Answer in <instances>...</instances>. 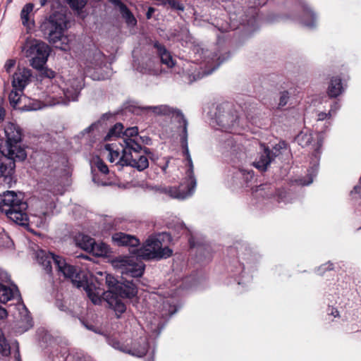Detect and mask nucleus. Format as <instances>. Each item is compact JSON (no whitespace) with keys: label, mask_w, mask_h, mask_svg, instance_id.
Listing matches in <instances>:
<instances>
[{"label":"nucleus","mask_w":361,"mask_h":361,"mask_svg":"<svg viewBox=\"0 0 361 361\" xmlns=\"http://www.w3.org/2000/svg\"><path fill=\"white\" fill-rule=\"evenodd\" d=\"M163 307L161 316L164 317H170L177 312L176 307L169 302H164Z\"/></svg>","instance_id":"473e14b6"},{"label":"nucleus","mask_w":361,"mask_h":361,"mask_svg":"<svg viewBox=\"0 0 361 361\" xmlns=\"http://www.w3.org/2000/svg\"><path fill=\"white\" fill-rule=\"evenodd\" d=\"M4 157L0 158V178H4V182L11 185L13 181V175L15 172L16 161H20L15 157V154H3Z\"/></svg>","instance_id":"f8f14e48"},{"label":"nucleus","mask_w":361,"mask_h":361,"mask_svg":"<svg viewBox=\"0 0 361 361\" xmlns=\"http://www.w3.org/2000/svg\"><path fill=\"white\" fill-rule=\"evenodd\" d=\"M122 18L125 20L126 23L129 26H135L137 24V20L130 11V9L126 6L120 12Z\"/></svg>","instance_id":"c756f323"},{"label":"nucleus","mask_w":361,"mask_h":361,"mask_svg":"<svg viewBox=\"0 0 361 361\" xmlns=\"http://www.w3.org/2000/svg\"><path fill=\"white\" fill-rule=\"evenodd\" d=\"M111 116V114H104L102 115V119H109Z\"/></svg>","instance_id":"6e6d98bb"},{"label":"nucleus","mask_w":361,"mask_h":361,"mask_svg":"<svg viewBox=\"0 0 361 361\" xmlns=\"http://www.w3.org/2000/svg\"><path fill=\"white\" fill-rule=\"evenodd\" d=\"M140 139L141 140L142 142L145 145H149L152 143V140L148 136H141L140 137Z\"/></svg>","instance_id":"49530a36"},{"label":"nucleus","mask_w":361,"mask_h":361,"mask_svg":"<svg viewBox=\"0 0 361 361\" xmlns=\"http://www.w3.org/2000/svg\"><path fill=\"white\" fill-rule=\"evenodd\" d=\"M137 127L128 128L125 130V131H123V135L126 137V138H124V140L133 139L132 137L137 136Z\"/></svg>","instance_id":"58836bf2"},{"label":"nucleus","mask_w":361,"mask_h":361,"mask_svg":"<svg viewBox=\"0 0 361 361\" xmlns=\"http://www.w3.org/2000/svg\"><path fill=\"white\" fill-rule=\"evenodd\" d=\"M105 62L104 55L99 50H95L87 59L85 63V71L87 73L90 72V69L101 68Z\"/></svg>","instance_id":"f3484780"},{"label":"nucleus","mask_w":361,"mask_h":361,"mask_svg":"<svg viewBox=\"0 0 361 361\" xmlns=\"http://www.w3.org/2000/svg\"><path fill=\"white\" fill-rule=\"evenodd\" d=\"M289 93L288 91L281 92L280 94L279 106L283 107L286 106L289 99Z\"/></svg>","instance_id":"a19ab883"},{"label":"nucleus","mask_w":361,"mask_h":361,"mask_svg":"<svg viewBox=\"0 0 361 361\" xmlns=\"http://www.w3.org/2000/svg\"><path fill=\"white\" fill-rule=\"evenodd\" d=\"M66 87L63 90L66 99L58 100L56 104H68L71 101H76L83 88V80L81 78H73L66 84Z\"/></svg>","instance_id":"9b49d317"},{"label":"nucleus","mask_w":361,"mask_h":361,"mask_svg":"<svg viewBox=\"0 0 361 361\" xmlns=\"http://www.w3.org/2000/svg\"><path fill=\"white\" fill-rule=\"evenodd\" d=\"M123 126L121 123H116L112 128H111L104 137L105 140H111L116 137L123 135Z\"/></svg>","instance_id":"cd10ccee"},{"label":"nucleus","mask_w":361,"mask_h":361,"mask_svg":"<svg viewBox=\"0 0 361 361\" xmlns=\"http://www.w3.org/2000/svg\"><path fill=\"white\" fill-rule=\"evenodd\" d=\"M262 152L259 154V157L253 162V166L261 171L267 170L269 164L274 161V159L282 154L283 151L287 150V143L281 140L278 144H276L271 149L264 145H262Z\"/></svg>","instance_id":"1a4fd4ad"},{"label":"nucleus","mask_w":361,"mask_h":361,"mask_svg":"<svg viewBox=\"0 0 361 361\" xmlns=\"http://www.w3.org/2000/svg\"><path fill=\"white\" fill-rule=\"evenodd\" d=\"M338 108V104L337 102H335L333 106H331V110L329 111V114H331V111H335L336 109Z\"/></svg>","instance_id":"5fc2aeb1"},{"label":"nucleus","mask_w":361,"mask_h":361,"mask_svg":"<svg viewBox=\"0 0 361 361\" xmlns=\"http://www.w3.org/2000/svg\"><path fill=\"white\" fill-rule=\"evenodd\" d=\"M331 314H333L334 317H336L338 315V312L337 310H336L335 312H332Z\"/></svg>","instance_id":"052dcab7"},{"label":"nucleus","mask_w":361,"mask_h":361,"mask_svg":"<svg viewBox=\"0 0 361 361\" xmlns=\"http://www.w3.org/2000/svg\"><path fill=\"white\" fill-rule=\"evenodd\" d=\"M141 148H142V149L139 150V152H137L139 155L142 156V155L141 154V152H143V153H144L145 154H147V155H149V154H152L150 149L147 148V147H141ZM143 156L145 157V155H143ZM145 157L147 158V157H146V156H145Z\"/></svg>","instance_id":"09e8293b"},{"label":"nucleus","mask_w":361,"mask_h":361,"mask_svg":"<svg viewBox=\"0 0 361 361\" xmlns=\"http://www.w3.org/2000/svg\"><path fill=\"white\" fill-rule=\"evenodd\" d=\"M148 342L146 338H140L139 339L132 342L130 346L128 345V352L132 356L142 357L148 351Z\"/></svg>","instance_id":"dca6fc26"},{"label":"nucleus","mask_w":361,"mask_h":361,"mask_svg":"<svg viewBox=\"0 0 361 361\" xmlns=\"http://www.w3.org/2000/svg\"><path fill=\"white\" fill-rule=\"evenodd\" d=\"M94 240V238L88 235H82L78 244L82 249L91 253V248L93 247Z\"/></svg>","instance_id":"7c9ffc66"},{"label":"nucleus","mask_w":361,"mask_h":361,"mask_svg":"<svg viewBox=\"0 0 361 361\" xmlns=\"http://www.w3.org/2000/svg\"><path fill=\"white\" fill-rule=\"evenodd\" d=\"M236 176L242 178L245 185L248 187L254 179V171L251 169L241 168L238 169Z\"/></svg>","instance_id":"a878e982"},{"label":"nucleus","mask_w":361,"mask_h":361,"mask_svg":"<svg viewBox=\"0 0 361 361\" xmlns=\"http://www.w3.org/2000/svg\"><path fill=\"white\" fill-rule=\"evenodd\" d=\"M37 261L49 275L52 274V264H54L58 272L65 278L71 279L75 287L79 289L82 288L94 305L101 302V295L103 294L118 318L126 310V305L119 298L130 299L137 293V286L133 280L125 279L119 281L114 276L107 274L105 275V281L109 290L102 293L100 290H97L92 283H88L87 275L84 271L78 270L75 266L68 264L62 257L52 252L44 250L38 251Z\"/></svg>","instance_id":"f257e3e1"},{"label":"nucleus","mask_w":361,"mask_h":361,"mask_svg":"<svg viewBox=\"0 0 361 361\" xmlns=\"http://www.w3.org/2000/svg\"><path fill=\"white\" fill-rule=\"evenodd\" d=\"M230 58V53L226 51H219L218 52H214L212 57V68L210 71H207L206 75L211 74L214 70L218 68V67L224 61L228 60Z\"/></svg>","instance_id":"412c9836"},{"label":"nucleus","mask_w":361,"mask_h":361,"mask_svg":"<svg viewBox=\"0 0 361 361\" xmlns=\"http://www.w3.org/2000/svg\"><path fill=\"white\" fill-rule=\"evenodd\" d=\"M0 352L3 355L10 354V345L5 338L2 329L0 328Z\"/></svg>","instance_id":"2f4dec72"},{"label":"nucleus","mask_w":361,"mask_h":361,"mask_svg":"<svg viewBox=\"0 0 361 361\" xmlns=\"http://www.w3.org/2000/svg\"><path fill=\"white\" fill-rule=\"evenodd\" d=\"M7 1H8V2H9V3L12 1V0H7Z\"/></svg>","instance_id":"338daca9"},{"label":"nucleus","mask_w":361,"mask_h":361,"mask_svg":"<svg viewBox=\"0 0 361 361\" xmlns=\"http://www.w3.org/2000/svg\"><path fill=\"white\" fill-rule=\"evenodd\" d=\"M94 165L97 169L103 174H107L109 172L107 165L100 158H97L94 161Z\"/></svg>","instance_id":"4c0bfd02"},{"label":"nucleus","mask_w":361,"mask_h":361,"mask_svg":"<svg viewBox=\"0 0 361 361\" xmlns=\"http://www.w3.org/2000/svg\"><path fill=\"white\" fill-rule=\"evenodd\" d=\"M331 114H329V116ZM328 116H329V114H326V113H324V112H320L318 114V120L323 121V120L326 119Z\"/></svg>","instance_id":"3c124183"},{"label":"nucleus","mask_w":361,"mask_h":361,"mask_svg":"<svg viewBox=\"0 0 361 361\" xmlns=\"http://www.w3.org/2000/svg\"><path fill=\"white\" fill-rule=\"evenodd\" d=\"M34 8V5L32 3L26 4L20 11V19L22 24L27 27H30L34 25V20H30V14Z\"/></svg>","instance_id":"b1692460"},{"label":"nucleus","mask_w":361,"mask_h":361,"mask_svg":"<svg viewBox=\"0 0 361 361\" xmlns=\"http://www.w3.org/2000/svg\"><path fill=\"white\" fill-rule=\"evenodd\" d=\"M216 116L219 126L225 130H229L237 125L238 116L228 104L218 106Z\"/></svg>","instance_id":"9d476101"},{"label":"nucleus","mask_w":361,"mask_h":361,"mask_svg":"<svg viewBox=\"0 0 361 361\" xmlns=\"http://www.w3.org/2000/svg\"><path fill=\"white\" fill-rule=\"evenodd\" d=\"M99 123V121L92 123L90 126H88L87 128L84 129L83 134L89 133L92 132L95 128H97Z\"/></svg>","instance_id":"a18cd8bd"},{"label":"nucleus","mask_w":361,"mask_h":361,"mask_svg":"<svg viewBox=\"0 0 361 361\" xmlns=\"http://www.w3.org/2000/svg\"><path fill=\"white\" fill-rule=\"evenodd\" d=\"M20 92L18 90L13 89L9 94L8 99L11 106L16 108L20 100Z\"/></svg>","instance_id":"f704fd0d"},{"label":"nucleus","mask_w":361,"mask_h":361,"mask_svg":"<svg viewBox=\"0 0 361 361\" xmlns=\"http://www.w3.org/2000/svg\"><path fill=\"white\" fill-rule=\"evenodd\" d=\"M112 240L118 246H128L133 248L132 252L135 254V250L140 245V240L135 235L123 232L115 233L112 235Z\"/></svg>","instance_id":"2eb2a0df"},{"label":"nucleus","mask_w":361,"mask_h":361,"mask_svg":"<svg viewBox=\"0 0 361 361\" xmlns=\"http://www.w3.org/2000/svg\"><path fill=\"white\" fill-rule=\"evenodd\" d=\"M4 133L6 137V146L0 148L2 154L11 155L15 154L17 159L20 161H24L27 157V154L24 148L18 145L22 140V130L13 123H8L4 128Z\"/></svg>","instance_id":"0eeeda50"},{"label":"nucleus","mask_w":361,"mask_h":361,"mask_svg":"<svg viewBox=\"0 0 361 361\" xmlns=\"http://www.w3.org/2000/svg\"><path fill=\"white\" fill-rule=\"evenodd\" d=\"M109 1L114 6L118 7L120 12L121 11L122 9L127 6L121 0H109Z\"/></svg>","instance_id":"c03bdc74"},{"label":"nucleus","mask_w":361,"mask_h":361,"mask_svg":"<svg viewBox=\"0 0 361 361\" xmlns=\"http://www.w3.org/2000/svg\"><path fill=\"white\" fill-rule=\"evenodd\" d=\"M189 243H190V247H195V244L194 243V240L193 239H190L189 240Z\"/></svg>","instance_id":"13d9d810"},{"label":"nucleus","mask_w":361,"mask_h":361,"mask_svg":"<svg viewBox=\"0 0 361 361\" xmlns=\"http://www.w3.org/2000/svg\"><path fill=\"white\" fill-rule=\"evenodd\" d=\"M136 69L140 73L147 75H157L159 72V69L156 67L155 61L151 58L140 63Z\"/></svg>","instance_id":"aec40b11"},{"label":"nucleus","mask_w":361,"mask_h":361,"mask_svg":"<svg viewBox=\"0 0 361 361\" xmlns=\"http://www.w3.org/2000/svg\"><path fill=\"white\" fill-rule=\"evenodd\" d=\"M27 204L21 193L7 190L1 195L0 209L15 223L22 226L27 224Z\"/></svg>","instance_id":"39448f33"},{"label":"nucleus","mask_w":361,"mask_h":361,"mask_svg":"<svg viewBox=\"0 0 361 361\" xmlns=\"http://www.w3.org/2000/svg\"><path fill=\"white\" fill-rule=\"evenodd\" d=\"M154 47L157 50V53L160 58V61L168 68H172L174 66V61L170 52L166 49L165 46L156 41Z\"/></svg>","instance_id":"a211bd4d"},{"label":"nucleus","mask_w":361,"mask_h":361,"mask_svg":"<svg viewBox=\"0 0 361 361\" xmlns=\"http://www.w3.org/2000/svg\"><path fill=\"white\" fill-rule=\"evenodd\" d=\"M169 4L171 8L183 11L184 10V6L178 0H169Z\"/></svg>","instance_id":"79ce46f5"},{"label":"nucleus","mask_w":361,"mask_h":361,"mask_svg":"<svg viewBox=\"0 0 361 361\" xmlns=\"http://www.w3.org/2000/svg\"><path fill=\"white\" fill-rule=\"evenodd\" d=\"M343 91L341 79L338 77L332 78L328 87V95L330 97H337Z\"/></svg>","instance_id":"4be33fe9"},{"label":"nucleus","mask_w":361,"mask_h":361,"mask_svg":"<svg viewBox=\"0 0 361 361\" xmlns=\"http://www.w3.org/2000/svg\"><path fill=\"white\" fill-rule=\"evenodd\" d=\"M131 263L125 267L124 274L130 277L139 278L144 273L145 265L142 262H133V259L129 260Z\"/></svg>","instance_id":"6ab92c4d"},{"label":"nucleus","mask_w":361,"mask_h":361,"mask_svg":"<svg viewBox=\"0 0 361 361\" xmlns=\"http://www.w3.org/2000/svg\"><path fill=\"white\" fill-rule=\"evenodd\" d=\"M255 192L264 197L269 198L275 192V188L269 184H263L257 186Z\"/></svg>","instance_id":"c85d7f7f"},{"label":"nucleus","mask_w":361,"mask_h":361,"mask_svg":"<svg viewBox=\"0 0 361 361\" xmlns=\"http://www.w3.org/2000/svg\"><path fill=\"white\" fill-rule=\"evenodd\" d=\"M123 142L121 156H120L119 152L114 150L110 145L105 146L106 149L109 152L108 160L111 163L116 161V164L121 166L133 167L139 171L147 169L149 166L148 159L137 153L142 149L140 144L135 139L123 140Z\"/></svg>","instance_id":"7ed1b4c3"},{"label":"nucleus","mask_w":361,"mask_h":361,"mask_svg":"<svg viewBox=\"0 0 361 361\" xmlns=\"http://www.w3.org/2000/svg\"><path fill=\"white\" fill-rule=\"evenodd\" d=\"M19 295V291L16 286L15 287V290H13L0 283V302L6 303L8 300H11L16 295Z\"/></svg>","instance_id":"393cba45"},{"label":"nucleus","mask_w":361,"mask_h":361,"mask_svg":"<svg viewBox=\"0 0 361 361\" xmlns=\"http://www.w3.org/2000/svg\"><path fill=\"white\" fill-rule=\"evenodd\" d=\"M81 257H83V258L88 259V257H84V256H82V255Z\"/></svg>","instance_id":"0e129e2a"},{"label":"nucleus","mask_w":361,"mask_h":361,"mask_svg":"<svg viewBox=\"0 0 361 361\" xmlns=\"http://www.w3.org/2000/svg\"><path fill=\"white\" fill-rule=\"evenodd\" d=\"M66 24V16L56 12L42 23L39 30L43 37L55 48L66 51L69 42L68 36L64 35Z\"/></svg>","instance_id":"20e7f679"},{"label":"nucleus","mask_w":361,"mask_h":361,"mask_svg":"<svg viewBox=\"0 0 361 361\" xmlns=\"http://www.w3.org/2000/svg\"><path fill=\"white\" fill-rule=\"evenodd\" d=\"M15 65H16V60L8 59L4 65V68L7 73H10L11 70L15 66Z\"/></svg>","instance_id":"37998d69"},{"label":"nucleus","mask_w":361,"mask_h":361,"mask_svg":"<svg viewBox=\"0 0 361 361\" xmlns=\"http://www.w3.org/2000/svg\"><path fill=\"white\" fill-rule=\"evenodd\" d=\"M142 111H151L157 115H167L175 118L176 122L182 128V134L180 135V143L183 148V153L188 161L189 169L187 171V176L179 184L178 186L161 187L159 189L160 192L169 195L170 197L184 200L191 196L195 189L197 181L194 176L193 164L191 156L189 152L188 143V121L180 109L170 107L167 105L159 106H146L140 107Z\"/></svg>","instance_id":"f03ea898"},{"label":"nucleus","mask_w":361,"mask_h":361,"mask_svg":"<svg viewBox=\"0 0 361 361\" xmlns=\"http://www.w3.org/2000/svg\"><path fill=\"white\" fill-rule=\"evenodd\" d=\"M155 11V8L153 7H149L146 13L147 19H150L152 17L153 13Z\"/></svg>","instance_id":"de8ad7c7"},{"label":"nucleus","mask_w":361,"mask_h":361,"mask_svg":"<svg viewBox=\"0 0 361 361\" xmlns=\"http://www.w3.org/2000/svg\"><path fill=\"white\" fill-rule=\"evenodd\" d=\"M310 183H312V180H311L310 181H309L307 184H310Z\"/></svg>","instance_id":"69168bd1"},{"label":"nucleus","mask_w":361,"mask_h":361,"mask_svg":"<svg viewBox=\"0 0 361 361\" xmlns=\"http://www.w3.org/2000/svg\"><path fill=\"white\" fill-rule=\"evenodd\" d=\"M22 51L25 57L30 58V65L35 69H39L46 64L51 50L45 42L27 38L22 47Z\"/></svg>","instance_id":"423d86ee"},{"label":"nucleus","mask_w":361,"mask_h":361,"mask_svg":"<svg viewBox=\"0 0 361 361\" xmlns=\"http://www.w3.org/2000/svg\"><path fill=\"white\" fill-rule=\"evenodd\" d=\"M37 70L40 71V75L42 78H47L49 79H54L57 76V73L55 71H54L51 69H49L47 67L44 68V66H42V68H39Z\"/></svg>","instance_id":"c9c22d12"},{"label":"nucleus","mask_w":361,"mask_h":361,"mask_svg":"<svg viewBox=\"0 0 361 361\" xmlns=\"http://www.w3.org/2000/svg\"><path fill=\"white\" fill-rule=\"evenodd\" d=\"M326 269H329V270L332 269H333V267H332V264H329L328 265V267H327Z\"/></svg>","instance_id":"680f3d73"},{"label":"nucleus","mask_w":361,"mask_h":361,"mask_svg":"<svg viewBox=\"0 0 361 361\" xmlns=\"http://www.w3.org/2000/svg\"><path fill=\"white\" fill-rule=\"evenodd\" d=\"M109 249L106 244L102 242L97 243L95 240L93 245V247L91 248V253L97 257L106 256L109 253Z\"/></svg>","instance_id":"bb28decb"},{"label":"nucleus","mask_w":361,"mask_h":361,"mask_svg":"<svg viewBox=\"0 0 361 361\" xmlns=\"http://www.w3.org/2000/svg\"><path fill=\"white\" fill-rule=\"evenodd\" d=\"M49 0H39L41 6H44Z\"/></svg>","instance_id":"4d7b16f0"},{"label":"nucleus","mask_w":361,"mask_h":361,"mask_svg":"<svg viewBox=\"0 0 361 361\" xmlns=\"http://www.w3.org/2000/svg\"><path fill=\"white\" fill-rule=\"evenodd\" d=\"M111 345L114 348L118 350L123 353H127L128 345L121 343L119 341L114 340L111 341Z\"/></svg>","instance_id":"ea45409f"},{"label":"nucleus","mask_w":361,"mask_h":361,"mask_svg":"<svg viewBox=\"0 0 361 361\" xmlns=\"http://www.w3.org/2000/svg\"><path fill=\"white\" fill-rule=\"evenodd\" d=\"M135 251L137 257L146 260L167 258L173 252L169 247H162L161 242L154 237H149L142 247L136 248Z\"/></svg>","instance_id":"6e6552de"},{"label":"nucleus","mask_w":361,"mask_h":361,"mask_svg":"<svg viewBox=\"0 0 361 361\" xmlns=\"http://www.w3.org/2000/svg\"><path fill=\"white\" fill-rule=\"evenodd\" d=\"M169 159H165V162L163 166H161V169L164 173H166V169L169 166Z\"/></svg>","instance_id":"603ef678"},{"label":"nucleus","mask_w":361,"mask_h":361,"mask_svg":"<svg viewBox=\"0 0 361 361\" xmlns=\"http://www.w3.org/2000/svg\"><path fill=\"white\" fill-rule=\"evenodd\" d=\"M69 6L74 10H81L86 4L87 0H66Z\"/></svg>","instance_id":"e433bc0d"},{"label":"nucleus","mask_w":361,"mask_h":361,"mask_svg":"<svg viewBox=\"0 0 361 361\" xmlns=\"http://www.w3.org/2000/svg\"><path fill=\"white\" fill-rule=\"evenodd\" d=\"M32 75L30 69L18 67L13 75L11 81L13 88L23 92L25 87L30 82Z\"/></svg>","instance_id":"ddd939ff"},{"label":"nucleus","mask_w":361,"mask_h":361,"mask_svg":"<svg viewBox=\"0 0 361 361\" xmlns=\"http://www.w3.org/2000/svg\"><path fill=\"white\" fill-rule=\"evenodd\" d=\"M303 8L304 16L301 18L300 22L305 26L313 28L316 25V16L313 11L305 4L302 6Z\"/></svg>","instance_id":"5701e85b"},{"label":"nucleus","mask_w":361,"mask_h":361,"mask_svg":"<svg viewBox=\"0 0 361 361\" xmlns=\"http://www.w3.org/2000/svg\"><path fill=\"white\" fill-rule=\"evenodd\" d=\"M202 250H203V247H202V246H198V247H197V252H198L199 253H200V254H201V253H202Z\"/></svg>","instance_id":"bf43d9fd"},{"label":"nucleus","mask_w":361,"mask_h":361,"mask_svg":"<svg viewBox=\"0 0 361 361\" xmlns=\"http://www.w3.org/2000/svg\"><path fill=\"white\" fill-rule=\"evenodd\" d=\"M296 140L298 144L304 147L312 142V137L311 134L302 132L298 135Z\"/></svg>","instance_id":"72a5a7b5"},{"label":"nucleus","mask_w":361,"mask_h":361,"mask_svg":"<svg viewBox=\"0 0 361 361\" xmlns=\"http://www.w3.org/2000/svg\"><path fill=\"white\" fill-rule=\"evenodd\" d=\"M231 19L234 20H235V18L233 17V16H231Z\"/></svg>","instance_id":"e2e57ef3"},{"label":"nucleus","mask_w":361,"mask_h":361,"mask_svg":"<svg viewBox=\"0 0 361 361\" xmlns=\"http://www.w3.org/2000/svg\"><path fill=\"white\" fill-rule=\"evenodd\" d=\"M254 6H250L245 14L240 16V24L253 27L257 23V17L258 14L257 6L264 5L267 0H250Z\"/></svg>","instance_id":"4468645a"},{"label":"nucleus","mask_w":361,"mask_h":361,"mask_svg":"<svg viewBox=\"0 0 361 361\" xmlns=\"http://www.w3.org/2000/svg\"><path fill=\"white\" fill-rule=\"evenodd\" d=\"M6 116V110L5 109L0 106V123L3 122Z\"/></svg>","instance_id":"8fccbe9b"},{"label":"nucleus","mask_w":361,"mask_h":361,"mask_svg":"<svg viewBox=\"0 0 361 361\" xmlns=\"http://www.w3.org/2000/svg\"><path fill=\"white\" fill-rule=\"evenodd\" d=\"M7 312L4 308L0 307V319H4L6 317Z\"/></svg>","instance_id":"864d4df0"}]
</instances>
